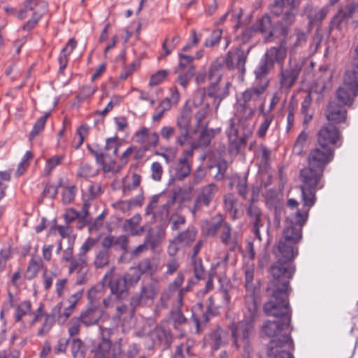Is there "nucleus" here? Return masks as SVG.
Listing matches in <instances>:
<instances>
[{"mask_svg": "<svg viewBox=\"0 0 358 358\" xmlns=\"http://www.w3.org/2000/svg\"><path fill=\"white\" fill-rule=\"evenodd\" d=\"M276 262L268 268V273L272 279L268 282L266 294L268 301L264 304V312L268 316H273L276 320H266L262 327L263 334L273 338L267 345V355L269 346L273 341L286 343H278L280 350H294V344L289 334H287L292 319V309L289 306V296L292 289L289 287V280L292 278L296 268L293 263L297 256L294 253L282 252L273 250Z\"/></svg>", "mask_w": 358, "mask_h": 358, "instance_id": "obj_1", "label": "nucleus"}, {"mask_svg": "<svg viewBox=\"0 0 358 358\" xmlns=\"http://www.w3.org/2000/svg\"><path fill=\"white\" fill-rule=\"evenodd\" d=\"M324 171L308 166L300 171L302 184L300 185L303 200V207L299 208V202L294 199H289L287 206L292 210L286 217V226L282 236L273 250L282 252L294 253L298 255L297 244L302 238V228L306 224L310 208L316 201V191L322 189L324 185L321 182Z\"/></svg>", "mask_w": 358, "mask_h": 358, "instance_id": "obj_2", "label": "nucleus"}, {"mask_svg": "<svg viewBox=\"0 0 358 358\" xmlns=\"http://www.w3.org/2000/svg\"><path fill=\"white\" fill-rule=\"evenodd\" d=\"M202 229L207 236L217 237L224 245H229L231 238V226L224 220L221 214H216L209 220H206Z\"/></svg>", "mask_w": 358, "mask_h": 358, "instance_id": "obj_3", "label": "nucleus"}, {"mask_svg": "<svg viewBox=\"0 0 358 358\" xmlns=\"http://www.w3.org/2000/svg\"><path fill=\"white\" fill-rule=\"evenodd\" d=\"M229 329L233 338V345L237 350L243 348L249 356L252 352L250 340L255 331V324L241 320L236 323H231Z\"/></svg>", "mask_w": 358, "mask_h": 358, "instance_id": "obj_4", "label": "nucleus"}, {"mask_svg": "<svg viewBox=\"0 0 358 358\" xmlns=\"http://www.w3.org/2000/svg\"><path fill=\"white\" fill-rule=\"evenodd\" d=\"M280 19L273 22V27L269 35L264 37L266 42L278 41L279 43L288 45L292 38V27L296 22V16L286 14L280 15Z\"/></svg>", "mask_w": 358, "mask_h": 358, "instance_id": "obj_5", "label": "nucleus"}, {"mask_svg": "<svg viewBox=\"0 0 358 358\" xmlns=\"http://www.w3.org/2000/svg\"><path fill=\"white\" fill-rule=\"evenodd\" d=\"M229 85L230 83H227L224 87L220 88L218 87V84L210 83L207 90L205 88H200L195 94V101L198 104H202L207 95L208 97L213 99V105L215 110H217L222 101L229 94Z\"/></svg>", "mask_w": 358, "mask_h": 358, "instance_id": "obj_6", "label": "nucleus"}, {"mask_svg": "<svg viewBox=\"0 0 358 358\" xmlns=\"http://www.w3.org/2000/svg\"><path fill=\"white\" fill-rule=\"evenodd\" d=\"M150 335L153 343L162 348V350L171 348L174 336L169 321H162L150 331Z\"/></svg>", "mask_w": 358, "mask_h": 358, "instance_id": "obj_7", "label": "nucleus"}, {"mask_svg": "<svg viewBox=\"0 0 358 358\" xmlns=\"http://www.w3.org/2000/svg\"><path fill=\"white\" fill-rule=\"evenodd\" d=\"M357 6V3L351 2L345 6L341 7L330 21L329 25V33L334 29L341 31L345 29L349 20L355 13Z\"/></svg>", "mask_w": 358, "mask_h": 358, "instance_id": "obj_8", "label": "nucleus"}, {"mask_svg": "<svg viewBox=\"0 0 358 358\" xmlns=\"http://www.w3.org/2000/svg\"><path fill=\"white\" fill-rule=\"evenodd\" d=\"M247 214L249 217L250 225L252 233L259 241H261V229L267 234H268L269 231V225H265L266 221V217L264 216L260 208L256 205H249L247 208Z\"/></svg>", "mask_w": 358, "mask_h": 358, "instance_id": "obj_9", "label": "nucleus"}, {"mask_svg": "<svg viewBox=\"0 0 358 358\" xmlns=\"http://www.w3.org/2000/svg\"><path fill=\"white\" fill-rule=\"evenodd\" d=\"M301 0H273L268 5L270 13L275 17H280L285 13L297 16Z\"/></svg>", "mask_w": 358, "mask_h": 358, "instance_id": "obj_10", "label": "nucleus"}, {"mask_svg": "<svg viewBox=\"0 0 358 358\" xmlns=\"http://www.w3.org/2000/svg\"><path fill=\"white\" fill-rule=\"evenodd\" d=\"M334 149L330 147L315 148L308 156V166L324 171L326 166L333 159Z\"/></svg>", "mask_w": 358, "mask_h": 358, "instance_id": "obj_11", "label": "nucleus"}, {"mask_svg": "<svg viewBox=\"0 0 358 358\" xmlns=\"http://www.w3.org/2000/svg\"><path fill=\"white\" fill-rule=\"evenodd\" d=\"M114 270V267L108 270L104 275L103 281L106 282L108 279L110 278L108 283L110 293L117 299L120 300L127 296L129 288L126 285L125 280L121 275H117L112 278Z\"/></svg>", "mask_w": 358, "mask_h": 358, "instance_id": "obj_12", "label": "nucleus"}, {"mask_svg": "<svg viewBox=\"0 0 358 358\" xmlns=\"http://www.w3.org/2000/svg\"><path fill=\"white\" fill-rule=\"evenodd\" d=\"M78 317L82 324L89 327L97 324L101 320H108V315L101 306H97V303H95L92 305H87L86 308Z\"/></svg>", "mask_w": 358, "mask_h": 358, "instance_id": "obj_13", "label": "nucleus"}, {"mask_svg": "<svg viewBox=\"0 0 358 358\" xmlns=\"http://www.w3.org/2000/svg\"><path fill=\"white\" fill-rule=\"evenodd\" d=\"M303 64L296 62L289 64L286 68H282L279 74L280 88L289 90L296 82L302 70Z\"/></svg>", "mask_w": 358, "mask_h": 358, "instance_id": "obj_14", "label": "nucleus"}, {"mask_svg": "<svg viewBox=\"0 0 358 358\" xmlns=\"http://www.w3.org/2000/svg\"><path fill=\"white\" fill-rule=\"evenodd\" d=\"M218 314V308L215 304L214 298L210 296L207 299V308L205 312H203L201 317L196 313L192 314V322L194 323V334H199L201 331V326L206 325L210 320L211 317H214Z\"/></svg>", "mask_w": 358, "mask_h": 358, "instance_id": "obj_15", "label": "nucleus"}, {"mask_svg": "<svg viewBox=\"0 0 358 358\" xmlns=\"http://www.w3.org/2000/svg\"><path fill=\"white\" fill-rule=\"evenodd\" d=\"M250 50L245 51L241 48H236L234 51H229L224 59V64L229 70H233L236 67L241 72L245 71V63Z\"/></svg>", "mask_w": 358, "mask_h": 358, "instance_id": "obj_16", "label": "nucleus"}, {"mask_svg": "<svg viewBox=\"0 0 358 358\" xmlns=\"http://www.w3.org/2000/svg\"><path fill=\"white\" fill-rule=\"evenodd\" d=\"M317 141L320 147L325 148L330 145H336L340 138V131L336 126L329 123L318 131Z\"/></svg>", "mask_w": 358, "mask_h": 358, "instance_id": "obj_17", "label": "nucleus"}, {"mask_svg": "<svg viewBox=\"0 0 358 358\" xmlns=\"http://www.w3.org/2000/svg\"><path fill=\"white\" fill-rule=\"evenodd\" d=\"M87 149L94 157L96 162L101 166L105 173L114 171L115 159L110 156V153L101 151L97 144L94 145H87Z\"/></svg>", "mask_w": 358, "mask_h": 358, "instance_id": "obj_18", "label": "nucleus"}, {"mask_svg": "<svg viewBox=\"0 0 358 358\" xmlns=\"http://www.w3.org/2000/svg\"><path fill=\"white\" fill-rule=\"evenodd\" d=\"M269 80H264V83L258 82L257 84L248 88L242 93L243 103L241 106L244 109H250V113H253L252 108L249 107L248 103L251 101H256L264 93L268 86Z\"/></svg>", "mask_w": 358, "mask_h": 358, "instance_id": "obj_19", "label": "nucleus"}, {"mask_svg": "<svg viewBox=\"0 0 358 358\" xmlns=\"http://www.w3.org/2000/svg\"><path fill=\"white\" fill-rule=\"evenodd\" d=\"M217 190V185L213 183L203 187L194 200L192 213L195 214L203 206L208 207Z\"/></svg>", "mask_w": 358, "mask_h": 358, "instance_id": "obj_20", "label": "nucleus"}, {"mask_svg": "<svg viewBox=\"0 0 358 358\" xmlns=\"http://www.w3.org/2000/svg\"><path fill=\"white\" fill-rule=\"evenodd\" d=\"M101 329L102 336L101 339L92 342L90 352L93 355V358H110L113 349L112 343L109 338L104 336L103 330Z\"/></svg>", "mask_w": 358, "mask_h": 358, "instance_id": "obj_21", "label": "nucleus"}, {"mask_svg": "<svg viewBox=\"0 0 358 358\" xmlns=\"http://www.w3.org/2000/svg\"><path fill=\"white\" fill-rule=\"evenodd\" d=\"M157 292V291L155 288V285L152 283L142 285L141 292L134 295L131 298L130 305L131 306V313L134 314L135 308L142 303H146L148 300L154 299Z\"/></svg>", "mask_w": 358, "mask_h": 358, "instance_id": "obj_22", "label": "nucleus"}, {"mask_svg": "<svg viewBox=\"0 0 358 358\" xmlns=\"http://www.w3.org/2000/svg\"><path fill=\"white\" fill-rule=\"evenodd\" d=\"M191 120L192 115L189 109L183 110L177 118L176 125L180 130V134L176 141L180 145H183L189 136Z\"/></svg>", "mask_w": 358, "mask_h": 358, "instance_id": "obj_23", "label": "nucleus"}, {"mask_svg": "<svg viewBox=\"0 0 358 358\" xmlns=\"http://www.w3.org/2000/svg\"><path fill=\"white\" fill-rule=\"evenodd\" d=\"M122 341V338H120L113 344L110 358H134L139 353L138 344L131 343L124 348Z\"/></svg>", "mask_w": 358, "mask_h": 358, "instance_id": "obj_24", "label": "nucleus"}, {"mask_svg": "<svg viewBox=\"0 0 358 358\" xmlns=\"http://www.w3.org/2000/svg\"><path fill=\"white\" fill-rule=\"evenodd\" d=\"M343 87L346 89L358 92V59L356 57L347 66L343 74Z\"/></svg>", "mask_w": 358, "mask_h": 358, "instance_id": "obj_25", "label": "nucleus"}, {"mask_svg": "<svg viewBox=\"0 0 358 358\" xmlns=\"http://www.w3.org/2000/svg\"><path fill=\"white\" fill-rule=\"evenodd\" d=\"M288 52V45H284L283 43H278V46H273L268 49L263 55V57H264L273 67L275 63L282 66Z\"/></svg>", "mask_w": 358, "mask_h": 358, "instance_id": "obj_26", "label": "nucleus"}, {"mask_svg": "<svg viewBox=\"0 0 358 358\" xmlns=\"http://www.w3.org/2000/svg\"><path fill=\"white\" fill-rule=\"evenodd\" d=\"M259 317L258 306L254 293L245 296V306L243 308V321L255 324Z\"/></svg>", "mask_w": 358, "mask_h": 358, "instance_id": "obj_27", "label": "nucleus"}, {"mask_svg": "<svg viewBox=\"0 0 358 358\" xmlns=\"http://www.w3.org/2000/svg\"><path fill=\"white\" fill-rule=\"evenodd\" d=\"M346 113L345 106L335 100H331L328 105L326 117L329 122L340 123L345 120Z\"/></svg>", "mask_w": 358, "mask_h": 358, "instance_id": "obj_28", "label": "nucleus"}, {"mask_svg": "<svg viewBox=\"0 0 358 358\" xmlns=\"http://www.w3.org/2000/svg\"><path fill=\"white\" fill-rule=\"evenodd\" d=\"M173 177L175 180H182L191 173V164L185 157H180L171 165Z\"/></svg>", "mask_w": 358, "mask_h": 358, "instance_id": "obj_29", "label": "nucleus"}, {"mask_svg": "<svg viewBox=\"0 0 358 358\" xmlns=\"http://www.w3.org/2000/svg\"><path fill=\"white\" fill-rule=\"evenodd\" d=\"M178 305H179L178 303ZM169 322H171L173 328L179 331V338H183L185 335V331L182 329V327L187 323V318L185 317L181 310V306H178L176 308L170 312Z\"/></svg>", "mask_w": 358, "mask_h": 358, "instance_id": "obj_30", "label": "nucleus"}, {"mask_svg": "<svg viewBox=\"0 0 358 358\" xmlns=\"http://www.w3.org/2000/svg\"><path fill=\"white\" fill-rule=\"evenodd\" d=\"M141 217L136 214L132 217L127 219L123 224L124 231L129 232L131 236H141L145 231V226L139 227Z\"/></svg>", "mask_w": 358, "mask_h": 358, "instance_id": "obj_31", "label": "nucleus"}, {"mask_svg": "<svg viewBox=\"0 0 358 358\" xmlns=\"http://www.w3.org/2000/svg\"><path fill=\"white\" fill-rule=\"evenodd\" d=\"M310 29L307 31H303L299 28L294 29V35L296 38L293 43L290 41L288 43L289 53L294 55L299 48L303 46L308 38Z\"/></svg>", "mask_w": 358, "mask_h": 358, "instance_id": "obj_32", "label": "nucleus"}, {"mask_svg": "<svg viewBox=\"0 0 358 358\" xmlns=\"http://www.w3.org/2000/svg\"><path fill=\"white\" fill-rule=\"evenodd\" d=\"M159 261L155 257L143 259L138 264L136 269L142 275L148 274L153 275L158 269Z\"/></svg>", "mask_w": 358, "mask_h": 358, "instance_id": "obj_33", "label": "nucleus"}, {"mask_svg": "<svg viewBox=\"0 0 358 358\" xmlns=\"http://www.w3.org/2000/svg\"><path fill=\"white\" fill-rule=\"evenodd\" d=\"M196 229L192 226L180 232L174 238L180 245L190 247L196 240Z\"/></svg>", "mask_w": 358, "mask_h": 358, "instance_id": "obj_34", "label": "nucleus"}, {"mask_svg": "<svg viewBox=\"0 0 358 358\" xmlns=\"http://www.w3.org/2000/svg\"><path fill=\"white\" fill-rule=\"evenodd\" d=\"M357 93L358 92L353 90L346 89L343 86L340 87L337 90L336 99L334 100L344 106H350L352 103Z\"/></svg>", "mask_w": 358, "mask_h": 358, "instance_id": "obj_35", "label": "nucleus"}, {"mask_svg": "<svg viewBox=\"0 0 358 358\" xmlns=\"http://www.w3.org/2000/svg\"><path fill=\"white\" fill-rule=\"evenodd\" d=\"M273 68L274 67L262 57L254 71L256 80L259 83H264V80H269L267 78V75Z\"/></svg>", "mask_w": 358, "mask_h": 358, "instance_id": "obj_36", "label": "nucleus"}, {"mask_svg": "<svg viewBox=\"0 0 358 358\" xmlns=\"http://www.w3.org/2000/svg\"><path fill=\"white\" fill-rule=\"evenodd\" d=\"M257 32H259L265 36L269 35L272 27L273 22L271 17L268 14L263 15L259 20L254 24Z\"/></svg>", "mask_w": 358, "mask_h": 358, "instance_id": "obj_37", "label": "nucleus"}, {"mask_svg": "<svg viewBox=\"0 0 358 358\" xmlns=\"http://www.w3.org/2000/svg\"><path fill=\"white\" fill-rule=\"evenodd\" d=\"M163 235L164 231L161 227H159L157 231L155 229L150 228L145 235L144 243H146L150 249L154 250Z\"/></svg>", "mask_w": 358, "mask_h": 358, "instance_id": "obj_38", "label": "nucleus"}, {"mask_svg": "<svg viewBox=\"0 0 358 358\" xmlns=\"http://www.w3.org/2000/svg\"><path fill=\"white\" fill-rule=\"evenodd\" d=\"M13 308L15 309V322H20L24 316L31 314L32 305L29 300H25L17 304Z\"/></svg>", "mask_w": 358, "mask_h": 358, "instance_id": "obj_39", "label": "nucleus"}, {"mask_svg": "<svg viewBox=\"0 0 358 358\" xmlns=\"http://www.w3.org/2000/svg\"><path fill=\"white\" fill-rule=\"evenodd\" d=\"M70 350L73 358H85L86 349L84 343L78 338L70 341Z\"/></svg>", "mask_w": 358, "mask_h": 358, "instance_id": "obj_40", "label": "nucleus"}, {"mask_svg": "<svg viewBox=\"0 0 358 358\" xmlns=\"http://www.w3.org/2000/svg\"><path fill=\"white\" fill-rule=\"evenodd\" d=\"M226 334L225 331L220 327L217 326L215 329L208 334V341L215 350H218L222 344V337Z\"/></svg>", "mask_w": 358, "mask_h": 358, "instance_id": "obj_41", "label": "nucleus"}, {"mask_svg": "<svg viewBox=\"0 0 358 358\" xmlns=\"http://www.w3.org/2000/svg\"><path fill=\"white\" fill-rule=\"evenodd\" d=\"M286 338L282 341H273L269 346L268 358H294L291 352L280 350L278 343H286Z\"/></svg>", "mask_w": 358, "mask_h": 358, "instance_id": "obj_42", "label": "nucleus"}, {"mask_svg": "<svg viewBox=\"0 0 358 358\" xmlns=\"http://www.w3.org/2000/svg\"><path fill=\"white\" fill-rule=\"evenodd\" d=\"M43 266V263L41 259H34L31 258L29 262V265L27 266L26 271V278L28 280H32L34 278L38 272L40 271L41 268Z\"/></svg>", "mask_w": 358, "mask_h": 358, "instance_id": "obj_43", "label": "nucleus"}, {"mask_svg": "<svg viewBox=\"0 0 358 358\" xmlns=\"http://www.w3.org/2000/svg\"><path fill=\"white\" fill-rule=\"evenodd\" d=\"M144 201L143 192L137 195L132 199L125 201L117 202L115 206L121 208L122 210H129L132 207L141 206Z\"/></svg>", "mask_w": 358, "mask_h": 358, "instance_id": "obj_44", "label": "nucleus"}, {"mask_svg": "<svg viewBox=\"0 0 358 358\" xmlns=\"http://www.w3.org/2000/svg\"><path fill=\"white\" fill-rule=\"evenodd\" d=\"M215 136L213 129H208L206 124L199 135L197 143L199 147L206 148L210 145L212 138Z\"/></svg>", "mask_w": 358, "mask_h": 358, "instance_id": "obj_45", "label": "nucleus"}, {"mask_svg": "<svg viewBox=\"0 0 358 358\" xmlns=\"http://www.w3.org/2000/svg\"><path fill=\"white\" fill-rule=\"evenodd\" d=\"M50 113H45L44 115L41 116L34 124V127L29 133V139L30 141L38 136L42 131H43L47 119L50 116Z\"/></svg>", "mask_w": 358, "mask_h": 358, "instance_id": "obj_46", "label": "nucleus"}, {"mask_svg": "<svg viewBox=\"0 0 358 358\" xmlns=\"http://www.w3.org/2000/svg\"><path fill=\"white\" fill-rule=\"evenodd\" d=\"M89 127L87 124H82L79 128H78L73 140V147L75 149H78L84 142L85 135L87 132Z\"/></svg>", "mask_w": 358, "mask_h": 358, "instance_id": "obj_47", "label": "nucleus"}, {"mask_svg": "<svg viewBox=\"0 0 358 358\" xmlns=\"http://www.w3.org/2000/svg\"><path fill=\"white\" fill-rule=\"evenodd\" d=\"M122 276L125 280L126 285L129 287L135 286L139 281L141 275L136 268H131Z\"/></svg>", "mask_w": 358, "mask_h": 358, "instance_id": "obj_48", "label": "nucleus"}, {"mask_svg": "<svg viewBox=\"0 0 358 358\" xmlns=\"http://www.w3.org/2000/svg\"><path fill=\"white\" fill-rule=\"evenodd\" d=\"M83 267H88L87 266V257L83 256L82 255L78 254V255L76 258H73L70 262L69 272V273H72L76 269L78 268V270H79V269H80V268H83Z\"/></svg>", "mask_w": 358, "mask_h": 358, "instance_id": "obj_49", "label": "nucleus"}, {"mask_svg": "<svg viewBox=\"0 0 358 358\" xmlns=\"http://www.w3.org/2000/svg\"><path fill=\"white\" fill-rule=\"evenodd\" d=\"M109 264V252L100 250L97 252L94 260L96 268H103Z\"/></svg>", "mask_w": 358, "mask_h": 358, "instance_id": "obj_50", "label": "nucleus"}, {"mask_svg": "<svg viewBox=\"0 0 358 358\" xmlns=\"http://www.w3.org/2000/svg\"><path fill=\"white\" fill-rule=\"evenodd\" d=\"M45 12V11H44V10L43 11H39L38 10H34L32 13L31 18L29 19L27 21V22L22 26V29L24 31H29L32 29H34L37 24L38 22L41 20Z\"/></svg>", "mask_w": 358, "mask_h": 358, "instance_id": "obj_51", "label": "nucleus"}, {"mask_svg": "<svg viewBox=\"0 0 358 358\" xmlns=\"http://www.w3.org/2000/svg\"><path fill=\"white\" fill-rule=\"evenodd\" d=\"M179 64L175 69V73H178L185 68L189 69L190 65H193V61L194 59L193 56L185 55L183 53L178 54Z\"/></svg>", "mask_w": 358, "mask_h": 358, "instance_id": "obj_52", "label": "nucleus"}, {"mask_svg": "<svg viewBox=\"0 0 358 358\" xmlns=\"http://www.w3.org/2000/svg\"><path fill=\"white\" fill-rule=\"evenodd\" d=\"M195 74V67L194 65H190L187 71L182 74H180L178 78L179 84L183 87L186 88L189 85L190 80Z\"/></svg>", "mask_w": 358, "mask_h": 358, "instance_id": "obj_53", "label": "nucleus"}, {"mask_svg": "<svg viewBox=\"0 0 358 358\" xmlns=\"http://www.w3.org/2000/svg\"><path fill=\"white\" fill-rule=\"evenodd\" d=\"M76 187L75 185H70L65 187L62 192V202L64 204H69L72 203L76 194Z\"/></svg>", "mask_w": 358, "mask_h": 358, "instance_id": "obj_54", "label": "nucleus"}, {"mask_svg": "<svg viewBox=\"0 0 358 358\" xmlns=\"http://www.w3.org/2000/svg\"><path fill=\"white\" fill-rule=\"evenodd\" d=\"M169 74V71L166 69H162L157 71L152 74L150 77L149 85L154 87L162 83L166 78Z\"/></svg>", "mask_w": 358, "mask_h": 358, "instance_id": "obj_55", "label": "nucleus"}, {"mask_svg": "<svg viewBox=\"0 0 358 358\" xmlns=\"http://www.w3.org/2000/svg\"><path fill=\"white\" fill-rule=\"evenodd\" d=\"M64 158V155H55L48 159L46 161L44 170L46 174L49 175L56 166L62 163Z\"/></svg>", "mask_w": 358, "mask_h": 358, "instance_id": "obj_56", "label": "nucleus"}, {"mask_svg": "<svg viewBox=\"0 0 358 358\" xmlns=\"http://www.w3.org/2000/svg\"><path fill=\"white\" fill-rule=\"evenodd\" d=\"M222 66L220 64H213L208 72V79L210 80V83L218 84L222 78L221 73Z\"/></svg>", "mask_w": 358, "mask_h": 358, "instance_id": "obj_57", "label": "nucleus"}, {"mask_svg": "<svg viewBox=\"0 0 358 358\" xmlns=\"http://www.w3.org/2000/svg\"><path fill=\"white\" fill-rule=\"evenodd\" d=\"M328 13L329 8L328 6H327L318 10L313 16L308 15L309 29H311L313 24L316 22H321L326 17Z\"/></svg>", "mask_w": 358, "mask_h": 358, "instance_id": "obj_58", "label": "nucleus"}, {"mask_svg": "<svg viewBox=\"0 0 358 358\" xmlns=\"http://www.w3.org/2000/svg\"><path fill=\"white\" fill-rule=\"evenodd\" d=\"M192 264L194 267V273L196 279L201 280L204 278V268L201 257L191 259Z\"/></svg>", "mask_w": 358, "mask_h": 358, "instance_id": "obj_59", "label": "nucleus"}, {"mask_svg": "<svg viewBox=\"0 0 358 358\" xmlns=\"http://www.w3.org/2000/svg\"><path fill=\"white\" fill-rule=\"evenodd\" d=\"M215 166L217 168V173L215 175L214 178L216 181H221L225 177L228 163L225 159H221L215 163Z\"/></svg>", "mask_w": 358, "mask_h": 358, "instance_id": "obj_60", "label": "nucleus"}, {"mask_svg": "<svg viewBox=\"0 0 358 358\" xmlns=\"http://www.w3.org/2000/svg\"><path fill=\"white\" fill-rule=\"evenodd\" d=\"M81 321L78 317H73L68 324V332L70 339L79 334Z\"/></svg>", "mask_w": 358, "mask_h": 358, "instance_id": "obj_61", "label": "nucleus"}, {"mask_svg": "<svg viewBox=\"0 0 358 358\" xmlns=\"http://www.w3.org/2000/svg\"><path fill=\"white\" fill-rule=\"evenodd\" d=\"M55 322V320L49 315H45V318L43 322V324L38 331L37 336H43L44 335L47 334L52 327Z\"/></svg>", "mask_w": 358, "mask_h": 358, "instance_id": "obj_62", "label": "nucleus"}, {"mask_svg": "<svg viewBox=\"0 0 358 358\" xmlns=\"http://www.w3.org/2000/svg\"><path fill=\"white\" fill-rule=\"evenodd\" d=\"M308 138V135L306 132L304 131H302L300 134L298 136L296 141L294 145V152L297 154L300 155L302 151L303 146L307 141Z\"/></svg>", "mask_w": 358, "mask_h": 358, "instance_id": "obj_63", "label": "nucleus"}, {"mask_svg": "<svg viewBox=\"0 0 358 358\" xmlns=\"http://www.w3.org/2000/svg\"><path fill=\"white\" fill-rule=\"evenodd\" d=\"M222 31L221 29H215L213 31L210 36L206 40V47H213L218 44L222 38Z\"/></svg>", "mask_w": 358, "mask_h": 358, "instance_id": "obj_64", "label": "nucleus"}]
</instances>
